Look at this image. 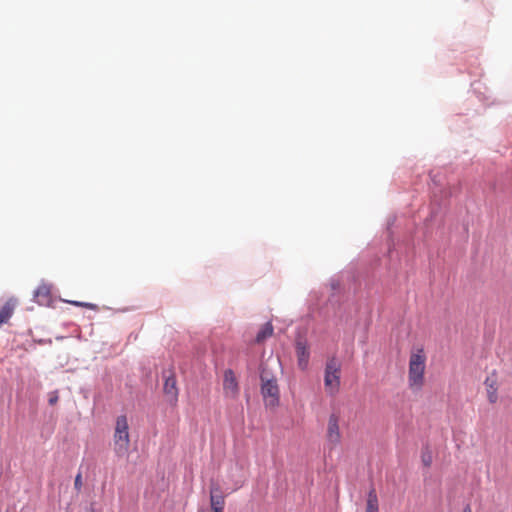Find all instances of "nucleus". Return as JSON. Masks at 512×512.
Listing matches in <instances>:
<instances>
[{
  "label": "nucleus",
  "mask_w": 512,
  "mask_h": 512,
  "mask_svg": "<svg viewBox=\"0 0 512 512\" xmlns=\"http://www.w3.org/2000/svg\"><path fill=\"white\" fill-rule=\"evenodd\" d=\"M426 354L423 348L411 352L409 358L408 384L412 390H420L424 385Z\"/></svg>",
  "instance_id": "obj_1"
},
{
  "label": "nucleus",
  "mask_w": 512,
  "mask_h": 512,
  "mask_svg": "<svg viewBox=\"0 0 512 512\" xmlns=\"http://www.w3.org/2000/svg\"><path fill=\"white\" fill-rule=\"evenodd\" d=\"M113 441L116 455L119 457L126 455L130 446V435L128 420L124 415L117 417Z\"/></svg>",
  "instance_id": "obj_2"
},
{
  "label": "nucleus",
  "mask_w": 512,
  "mask_h": 512,
  "mask_svg": "<svg viewBox=\"0 0 512 512\" xmlns=\"http://www.w3.org/2000/svg\"><path fill=\"white\" fill-rule=\"evenodd\" d=\"M324 384L330 394H335L340 386V365L336 359H330L325 368Z\"/></svg>",
  "instance_id": "obj_3"
},
{
  "label": "nucleus",
  "mask_w": 512,
  "mask_h": 512,
  "mask_svg": "<svg viewBox=\"0 0 512 512\" xmlns=\"http://www.w3.org/2000/svg\"><path fill=\"white\" fill-rule=\"evenodd\" d=\"M261 393L267 406L274 407L279 403V388L275 379H265L261 376Z\"/></svg>",
  "instance_id": "obj_4"
},
{
  "label": "nucleus",
  "mask_w": 512,
  "mask_h": 512,
  "mask_svg": "<svg viewBox=\"0 0 512 512\" xmlns=\"http://www.w3.org/2000/svg\"><path fill=\"white\" fill-rule=\"evenodd\" d=\"M327 439L334 446L339 444L341 440L339 416L335 413L331 414L328 419Z\"/></svg>",
  "instance_id": "obj_5"
},
{
  "label": "nucleus",
  "mask_w": 512,
  "mask_h": 512,
  "mask_svg": "<svg viewBox=\"0 0 512 512\" xmlns=\"http://www.w3.org/2000/svg\"><path fill=\"white\" fill-rule=\"evenodd\" d=\"M484 385H485V388H486V393H487V398H488V401L491 403V404H494L497 402L498 400V378H497V374L495 371H493L491 374H489L485 381H484Z\"/></svg>",
  "instance_id": "obj_6"
},
{
  "label": "nucleus",
  "mask_w": 512,
  "mask_h": 512,
  "mask_svg": "<svg viewBox=\"0 0 512 512\" xmlns=\"http://www.w3.org/2000/svg\"><path fill=\"white\" fill-rule=\"evenodd\" d=\"M164 394L168 397L171 403H175L178 398L177 381L173 374L167 376L164 382Z\"/></svg>",
  "instance_id": "obj_7"
},
{
  "label": "nucleus",
  "mask_w": 512,
  "mask_h": 512,
  "mask_svg": "<svg viewBox=\"0 0 512 512\" xmlns=\"http://www.w3.org/2000/svg\"><path fill=\"white\" fill-rule=\"evenodd\" d=\"M297 362L301 370H305L309 362V350L306 343L298 341L296 343Z\"/></svg>",
  "instance_id": "obj_8"
},
{
  "label": "nucleus",
  "mask_w": 512,
  "mask_h": 512,
  "mask_svg": "<svg viewBox=\"0 0 512 512\" xmlns=\"http://www.w3.org/2000/svg\"><path fill=\"white\" fill-rule=\"evenodd\" d=\"M34 298L39 304H47L51 300V288L47 284H41L34 291Z\"/></svg>",
  "instance_id": "obj_9"
},
{
  "label": "nucleus",
  "mask_w": 512,
  "mask_h": 512,
  "mask_svg": "<svg viewBox=\"0 0 512 512\" xmlns=\"http://www.w3.org/2000/svg\"><path fill=\"white\" fill-rule=\"evenodd\" d=\"M16 300L9 299L5 302V304L0 309V325L7 323L9 319L12 317L15 307Z\"/></svg>",
  "instance_id": "obj_10"
},
{
  "label": "nucleus",
  "mask_w": 512,
  "mask_h": 512,
  "mask_svg": "<svg viewBox=\"0 0 512 512\" xmlns=\"http://www.w3.org/2000/svg\"><path fill=\"white\" fill-rule=\"evenodd\" d=\"M365 512H379L378 496L374 488H371L367 494Z\"/></svg>",
  "instance_id": "obj_11"
},
{
  "label": "nucleus",
  "mask_w": 512,
  "mask_h": 512,
  "mask_svg": "<svg viewBox=\"0 0 512 512\" xmlns=\"http://www.w3.org/2000/svg\"><path fill=\"white\" fill-rule=\"evenodd\" d=\"M224 389L232 393H236L238 390V384L232 370H226L224 373Z\"/></svg>",
  "instance_id": "obj_12"
},
{
  "label": "nucleus",
  "mask_w": 512,
  "mask_h": 512,
  "mask_svg": "<svg viewBox=\"0 0 512 512\" xmlns=\"http://www.w3.org/2000/svg\"><path fill=\"white\" fill-rule=\"evenodd\" d=\"M273 334V326L270 322L265 323L259 332L257 333L255 341L257 343L264 342L267 338L271 337Z\"/></svg>",
  "instance_id": "obj_13"
},
{
  "label": "nucleus",
  "mask_w": 512,
  "mask_h": 512,
  "mask_svg": "<svg viewBox=\"0 0 512 512\" xmlns=\"http://www.w3.org/2000/svg\"><path fill=\"white\" fill-rule=\"evenodd\" d=\"M210 504L213 512H223L225 505L224 497H212Z\"/></svg>",
  "instance_id": "obj_14"
},
{
  "label": "nucleus",
  "mask_w": 512,
  "mask_h": 512,
  "mask_svg": "<svg viewBox=\"0 0 512 512\" xmlns=\"http://www.w3.org/2000/svg\"><path fill=\"white\" fill-rule=\"evenodd\" d=\"M212 497H224L221 491V486L217 481L211 480L210 482V500Z\"/></svg>",
  "instance_id": "obj_15"
},
{
  "label": "nucleus",
  "mask_w": 512,
  "mask_h": 512,
  "mask_svg": "<svg viewBox=\"0 0 512 512\" xmlns=\"http://www.w3.org/2000/svg\"><path fill=\"white\" fill-rule=\"evenodd\" d=\"M74 487L77 491H80L81 490V487H82V476L81 474H77L76 477H75V481H74Z\"/></svg>",
  "instance_id": "obj_16"
},
{
  "label": "nucleus",
  "mask_w": 512,
  "mask_h": 512,
  "mask_svg": "<svg viewBox=\"0 0 512 512\" xmlns=\"http://www.w3.org/2000/svg\"><path fill=\"white\" fill-rule=\"evenodd\" d=\"M422 461L424 463L425 466L429 467L432 463V457L430 454H427V455H423L422 456Z\"/></svg>",
  "instance_id": "obj_17"
},
{
  "label": "nucleus",
  "mask_w": 512,
  "mask_h": 512,
  "mask_svg": "<svg viewBox=\"0 0 512 512\" xmlns=\"http://www.w3.org/2000/svg\"><path fill=\"white\" fill-rule=\"evenodd\" d=\"M73 304H74V305H76V306H80V307H87V308H90V309L95 308V305H93V304H89V303L73 302Z\"/></svg>",
  "instance_id": "obj_18"
},
{
  "label": "nucleus",
  "mask_w": 512,
  "mask_h": 512,
  "mask_svg": "<svg viewBox=\"0 0 512 512\" xmlns=\"http://www.w3.org/2000/svg\"><path fill=\"white\" fill-rule=\"evenodd\" d=\"M58 401V396L55 395L49 399V404L54 405Z\"/></svg>",
  "instance_id": "obj_19"
},
{
  "label": "nucleus",
  "mask_w": 512,
  "mask_h": 512,
  "mask_svg": "<svg viewBox=\"0 0 512 512\" xmlns=\"http://www.w3.org/2000/svg\"><path fill=\"white\" fill-rule=\"evenodd\" d=\"M463 512H471V508L469 506L465 507Z\"/></svg>",
  "instance_id": "obj_20"
},
{
  "label": "nucleus",
  "mask_w": 512,
  "mask_h": 512,
  "mask_svg": "<svg viewBox=\"0 0 512 512\" xmlns=\"http://www.w3.org/2000/svg\"><path fill=\"white\" fill-rule=\"evenodd\" d=\"M199 512H207V511H199Z\"/></svg>",
  "instance_id": "obj_21"
}]
</instances>
